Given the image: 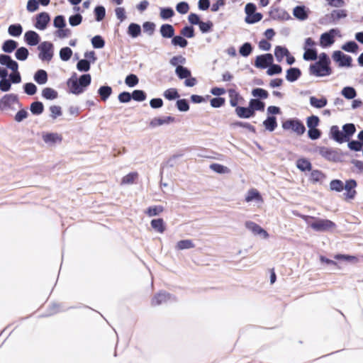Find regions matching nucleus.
<instances>
[{
  "mask_svg": "<svg viewBox=\"0 0 363 363\" xmlns=\"http://www.w3.org/2000/svg\"><path fill=\"white\" fill-rule=\"evenodd\" d=\"M262 124L267 130L273 132L278 125L277 117L275 116H267Z\"/></svg>",
  "mask_w": 363,
  "mask_h": 363,
  "instance_id": "obj_25",
  "label": "nucleus"
},
{
  "mask_svg": "<svg viewBox=\"0 0 363 363\" xmlns=\"http://www.w3.org/2000/svg\"><path fill=\"white\" fill-rule=\"evenodd\" d=\"M15 57L19 61H25L28 59L29 51L26 47H20L15 50Z\"/></svg>",
  "mask_w": 363,
  "mask_h": 363,
  "instance_id": "obj_41",
  "label": "nucleus"
},
{
  "mask_svg": "<svg viewBox=\"0 0 363 363\" xmlns=\"http://www.w3.org/2000/svg\"><path fill=\"white\" fill-rule=\"evenodd\" d=\"M305 218H311L314 219V222L309 224L310 227L316 232H325L335 228V223L328 219L315 218L314 217H309L304 216Z\"/></svg>",
  "mask_w": 363,
  "mask_h": 363,
  "instance_id": "obj_5",
  "label": "nucleus"
},
{
  "mask_svg": "<svg viewBox=\"0 0 363 363\" xmlns=\"http://www.w3.org/2000/svg\"><path fill=\"white\" fill-rule=\"evenodd\" d=\"M249 106L252 110L253 113L255 115L256 111H264L265 103L259 99H251L249 101Z\"/></svg>",
  "mask_w": 363,
  "mask_h": 363,
  "instance_id": "obj_31",
  "label": "nucleus"
},
{
  "mask_svg": "<svg viewBox=\"0 0 363 363\" xmlns=\"http://www.w3.org/2000/svg\"><path fill=\"white\" fill-rule=\"evenodd\" d=\"M296 167L301 172H310L312 170V164L308 159L301 157L296 160Z\"/></svg>",
  "mask_w": 363,
  "mask_h": 363,
  "instance_id": "obj_33",
  "label": "nucleus"
},
{
  "mask_svg": "<svg viewBox=\"0 0 363 363\" xmlns=\"http://www.w3.org/2000/svg\"><path fill=\"white\" fill-rule=\"evenodd\" d=\"M330 189L337 192H341L344 190V183L340 179H335L330 182Z\"/></svg>",
  "mask_w": 363,
  "mask_h": 363,
  "instance_id": "obj_55",
  "label": "nucleus"
},
{
  "mask_svg": "<svg viewBox=\"0 0 363 363\" xmlns=\"http://www.w3.org/2000/svg\"><path fill=\"white\" fill-rule=\"evenodd\" d=\"M163 96L169 101H172L179 99L180 96L176 88H169L164 91Z\"/></svg>",
  "mask_w": 363,
  "mask_h": 363,
  "instance_id": "obj_48",
  "label": "nucleus"
},
{
  "mask_svg": "<svg viewBox=\"0 0 363 363\" xmlns=\"http://www.w3.org/2000/svg\"><path fill=\"white\" fill-rule=\"evenodd\" d=\"M263 16L261 13L255 12L251 15L245 16V21L248 24H254L260 21Z\"/></svg>",
  "mask_w": 363,
  "mask_h": 363,
  "instance_id": "obj_61",
  "label": "nucleus"
},
{
  "mask_svg": "<svg viewBox=\"0 0 363 363\" xmlns=\"http://www.w3.org/2000/svg\"><path fill=\"white\" fill-rule=\"evenodd\" d=\"M33 79L39 85L45 84L48 80V72L45 69H39L35 72Z\"/></svg>",
  "mask_w": 363,
  "mask_h": 363,
  "instance_id": "obj_24",
  "label": "nucleus"
},
{
  "mask_svg": "<svg viewBox=\"0 0 363 363\" xmlns=\"http://www.w3.org/2000/svg\"><path fill=\"white\" fill-rule=\"evenodd\" d=\"M171 43L173 46H179L182 48H184L188 45L187 40L181 34L179 35H174V37L172 38Z\"/></svg>",
  "mask_w": 363,
  "mask_h": 363,
  "instance_id": "obj_40",
  "label": "nucleus"
},
{
  "mask_svg": "<svg viewBox=\"0 0 363 363\" xmlns=\"http://www.w3.org/2000/svg\"><path fill=\"white\" fill-rule=\"evenodd\" d=\"M228 95L230 97V104L232 107L239 106L238 102L240 100H243V98L240 96L239 92H238L236 90L233 89H230L228 90Z\"/></svg>",
  "mask_w": 363,
  "mask_h": 363,
  "instance_id": "obj_34",
  "label": "nucleus"
},
{
  "mask_svg": "<svg viewBox=\"0 0 363 363\" xmlns=\"http://www.w3.org/2000/svg\"><path fill=\"white\" fill-rule=\"evenodd\" d=\"M252 95L255 97V99L262 100L266 99L269 96V92L262 88H254L251 92Z\"/></svg>",
  "mask_w": 363,
  "mask_h": 363,
  "instance_id": "obj_45",
  "label": "nucleus"
},
{
  "mask_svg": "<svg viewBox=\"0 0 363 363\" xmlns=\"http://www.w3.org/2000/svg\"><path fill=\"white\" fill-rule=\"evenodd\" d=\"M73 54L72 50L69 47H63L60 50L59 55L61 60L67 62L70 60Z\"/></svg>",
  "mask_w": 363,
  "mask_h": 363,
  "instance_id": "obj_49",
  "label": "nucleus"
},
{
  "mask_svg": "<svg viewBox=\"0 0 363 363\" xmlns=\"http://www.w3.org/2000/svg\"><path fill=\"white\" fill-rule=\"evenodd\" d=\"M311 172L310 180L313 183L320 182L325 178V174L319 169H312Z\"/></svg>",
  "mask_w": 363,
  "mask_h": 363,
  "instance_id": "obj_56",
  "label": "nucleus"
},
{
  "mask_svg": "<svg viewBox=\"0 0 363 363\" xmlns=\"http://www.w3.org/2000/svg\"><path fill=\"white\" fill-rule=\"evenodd\" d=\"M339 33L340 30L337 28H332L322 33L320 37V45L323 48L331 46L335 43V35Z\"/></svg>",
  "mask_w": 363,
  "mask_h": 363,
  "instance_id": "obj_8",
  "label": "nucleus"
},
{
  "mask_svg": "<svg viewBox=\"0 0 363 363\" xmlns=\"http://www.w3.org/2000/svg\"><path fill=\"white\" fill-rule=\"evenodd\" d=\"M235 112L238 117L240 118H250L255 116V114L252 112V110L248 105L247 106H237L235 109Z\"/></svg>",
  "mask_w": 363,
  "mask_h": 363,
  "instance_id": "obj_21",
  "label": "nucleus"
},
{
  "mask_svg": "<svg viewBox=\"0 0 363 363\" xmlns=\"http://www.w3.org/2000/svg\"><path fill=\"white\" fill-rule=\"evenodd\" d=\"M245 225L246 228L250 230L254 235H263L264 238H267L269 237L268 233L263 228L253 221H246Z\"/></svg>",
  "mask_w": 363,
  "mask_h": 363,
  "instance_id": "obj_13",
  "label": "nucleus"
},
{
  "mask_svg": "<svg viewBox=\"0 0 363 363\" xmlns=\"http://www.w3.org/2000/svg\"><path fill=\"white\" fill-rule=\"evenodd\" d=\"M320 118L318 116L311 115L306 118V125L308 129L315 128L319 125Z\"/></svg>",
  "mask_w": 363,
  "mask_h": 363,
  "instance_id": "obj_60",
  "label": "nucleus"
},
{
  "mask_svg": "<svg viewBox=\"0 0 363 363\" xmlns=\"http://www.w3.org/2000/svg\"><path fill=\"white\" fill-rule=\"evenodd\" d=\"M310 105L315 108H323L328 104V100L325 96H321L320 99L315 96H311L309 99Z\"/></svg>",
  "mask_w": 363,
  "mask_h": 363,
  "instance_id": "obj_28",
  "label": "nucleus"
},
{
  "mask_svg": "<svg viewBox=\"0 0 363 363\" xmlns=\"http://www.w3.org/2000/svg\"><path fill=\"white\" fill-rule=\"evenodd\" d=\"M23 33V27L20 23H13L9 26L8 33L12 37H19Z\"/></svg>",
  "mask_w": 363,
  "mask_h": 363,
  "instance_id": "obj_39",
  "label": "nucleus"
},
{
  "mask_svg": "<svg viewBox=\"0 0 363 363\" xmlns=\"http://www.w3.org/2000/svg\"><path fill=\"white\" fill-rule=\"evenodd\" d=\"M308 72L310 75L318 77L330 76L333 73L330 66L316 62L310 65Z\"/></svg>",
  "mask_w": 363,
  "mask_h": 363,
  "instance_id": "obj_6",
  "label": "nucleus"
},
{
  "mask_svg": "<svg viewBox=\"0 0 363 363\" xmlns=\"http://www.w3.org/2000/svg\"><path fill=\"white\" fill-rule=\"evenodd\" d=\"M24 41L29 46H35L40 44V37L34 30H28L24 34Z\"/></svg>",
  "mask_w": 363,
  "mask_h": 363,
  "instance_id": "obj_14",
  "label": "nucleus"
},
{
  "mask_svg": "<svg viewBox=\"0 0 363 363\" xmlns=\"http://www.w3.org/2000/svg\"><path fill=\"white\" fill-rule=\"evenodd\" d=\"M175 13L172 7L160 8V18L163 20H167L174 16Z\"/></svg>",
  "mask_w": 363,
  "mask_h": 363,
  "instance_id": "obj_58",
  "label": "nucleus"
},
{
  "mask_svg": "<svg viewBox=\"0 0 363 363\" xmlns=\"http://www.w3.org/2000/svg\"><path fill=\"white\" fill-rule=\"evenodd\" d=\"M195 247L194 243L191 240H182L177 242L176 245V250H188L191 249Z\"/></svg>",
  "mask_w": 363,
  "mask_h": 363,
  "instance_id": "obj_46",
  "label": "nucleus"
},
{
  "mask_svg": "<svg viewBox=\"0 0 363 363\" xmlns=\"http://www.w3.org/2000/svg\"><path fill=\"white\" fill-rule=\"evenodd\" d=\"M91 68V62L86 59L79 60L77 63V69L82 72H86Z\"/></svg>",
  "mask_w": 363,
  "mask_h": 363,
  "instance_id": "obj_50",
  "label": "nucleus"
},
{
  "mask_svg": "<svg viewBox=\"0 0 363 363\" xmlns=\"http://www.w3.org/2000/svg\"><path fill=\"white\" fill-rule=\"evenodd\" d=\"M175 74L179 79H184L185 78L190 77L191 72L189 68L182 66L177 67V69H175Z\"/></svg>",
  "mask_w": 363,
  "mask_h": 363,
  "instance_id": "obj_44",
  "label": "nucleus"
},
{
  "mask_svg": "<svg viewBox=\"0 0 363 363\" xmlns=\"http://www.w3.org/2000/svg\"><path fill=\"white\" fill-rule=\"evenodd\" d=\"M23 91L29 96L34 95L38 91L36 85L33 82L25 83L23 86Z\"/></svg>",
  "mask_w": 363,
  "mask_h": 363,
  "instance_id": "obj_64",
  "label": "nucleus"
},
{
  "mask_svg": "<svg viewBox=\"0 0 363 363\" xmlns=\"http://www.w3.org/2000/svg\"><path fill=\"white\" fill-rule=\"evenodd\" d=\"M174 121L175 118L171 116L165 117H155L150 121L149 125L150 128H155L157 126L167 125Z\"/></svg>",
  "mask_w": 363,
  "mask_h": 363,
  "instance_id": "obj_16",
  "label": "nucleus"
},
{
  "mask_svg": "<svg viewBox=\"0 0 363 363\" xmlns=\"http://www.w3.org/2000/svg\"><path fill=\"white\" fill-rule=\"evenodd\" d=\"M254 49L253 45L250 42H245L239 48V54L244 57L251 55Z\"/></svg>",
  "mask_w": 363,
  "mask_h": 363,
  "instance_id": "obj_38",
  "label": "nucleus"
},
{
  "mask_svg": "<svg viewBox=\"0 0 363 363\" xmlns=\"http://www.w3.org/2000/svg\"><path fill=\"white\" fill-rule=\"evenodd\" d=\"M302 72L298 67H291L286 72V79L289 82L297 81L301 76Z\"/></svg>",
  "mask_w": 363,
  "mask_h": 363,
  "instance_id": "obj_18",
  "label": "nucleus"
},
{
  "mask_svg": "<svg viewBox=\"0 0 363 363\" xmlns=\"http://www.w3.org/2000/svg\"><path fill=\"white\" fill-rule=\"evenodd\" d=\"M38 57L43 62H50L54 55V45L50 41H43L38 46Z\"/></svg>",
  "mask_w": 363,
  "mask_h": 363,
  "instance_id": "obj_4",
  "label": "nucleus"
},
{
  "mask_svg": "<svg viewBox=\"0 0 363 363\" xmlns=\"http://www.w3.org/2000/svg\"><path fill=\"white\" fill-rule=\"evenodd\" d=\"M160 33L164 38H172L175 34V29L172 25L164 23L160 26Z\"/></svg>",
  "mask_w": 363,
  "mask_h": 363,
  "instance_id": "obj_23",
  "label": "nucleus"
},
{
  "mask_svg": "<svg viewBox=\"0 0 363 363\" xmlns=\"http://www.w3.org/2000/svg\"><path fill=\"white\" fill-rule=\"evenodd\" d=\"M18 45V43L14 40H6L1 45V50L5 53H11L17 48Z\"/></svg>",
  "mask_w": 363,
  "mask_h": 363,
  "instance_id": "obj_32",
  "label": "nucleus"
},
{
  "mask_svg": "<svg viewBox=\"0 0 363 363\" xmlns=\"http://www.w3.org/2000/svg\"><path fill=\"white\" fill-rule=\"evenodd\" d=\"M313 152H318L325 160L333 162H342V156L348 155V152L344 153L337 150L325 146H316Z\"/></svg>",
  "mask_w": 363,
  "mask_h": 363,
  "instance_id": "obj_2",
  "label": "nucleus"
},
{
  "mask_svg": "<svg viewBox=\"0 0 363 363\" xmlns=\"http://www.w3.org/2000/svg\"><path fill=\"white\" fill-rule=\"evenodd\" d=\"M113 93V89L111 86L108 85H103L101 86L98 91L97 94L100 96L101 101H106L111 96Z\"/></svg>",
  "mask_w": 363,
  "mask_h": 363,
  "instance_id": "obj_30",
  "label": "nucleus"
},
{
  "mask_svg": "<svg viewBox=\"0 0 363 363\" xmlns=\"http://www.w3.org/2000/svg\"><path fill=\"white\" fill-rule=\"evenodd\" d=\"M342 131L345 142L349 141L356 132V127L354 123H349L342 125Z\"/></svg>",
  "mask_w": 363,
  "mask_h": 363,
  "instance_id": "obj_29",
  "label": "nucleus"
},
{
  "mask_svg": "<svg viewBox=\"0 0 363 363\" xmlns=\"http://www.w3.org/2000/svg\"><path fill=\"white\" fill-rule=\"evenodd\" d=\"M272 62H274L272 54L265 53L256 57L254 65L259 69H267Z\"/></svg>",
  "mask_w": 363,
  "mask_h": 363,
  "instance_id": "obj_10",
  "label": "nucleus"
},
{
  "mask_svg": "<svg viewBox=\"0 0 363 363\" xmlns=\"http://www.w3.org/2000/svg\"><path fill=\"white\" fill-rule=\"evenodd\" d=\"M141 26L137 23H130L127 28V34L132 38H136L141 35Z\"/></svg>",
  "mask_w": 363,
  "mask_h": 363,
  "instance_id": "obj_26",
  "label": "nucleus"
},
{
  "mask_svg": "<svg viewBox=\"0 0 363 363\" xmlns=\"http://www.w3.org/2000/svg\"><path fill=\"white\" fill-rule=\"evenodd\" d=\"M45 107L43 102L40 101H35L30 104V111L34 116H39L44 111Z\"/></svg>",
  "mask_w": 363,
  "mask_h": 363,
  "instance_id": "obj_36",
  "label": "nucleus"
},
{
  "mask_svg": "<svg viewBox=\"0 0 363 363\" xmlns=\"http://www.w3.org/2000/svg\"><path fill=\"white\" fill-rule=\"evenodd\" d=\"M43 140L47 144H55L57 142L60 143L62 138L57 133H45L43 135Z\"/></svg>",
  "mask_w": 363,
  "mask_h": 363,
  "instance_id": "obj_27",
  "label": "nucleus"
},
{
  "mask_svg": "<svg viewBox=\"0 0 363 363\" xmlns=\"http://www.w3.org/2000/svg\"><path fill=\"white\" fill-rule=\"evenodd\" d=\"M147 99V94L145 91L141 89H135L132 92V99L138 101L142 102L145 101Z\"/></svg>",
  "mask_w": 363,
  "mask_h": 363,
  "instance_id": "obj_54",
  "label": "nucleus"
},
{
  "mask_svg": "<svg viewBox=\"0 0 363 363\" xmlns=\"http://www.w3.org/2000/svg\"><path fill=\"white\" fill-rule=\"evenodd\" d=\"M172 297V294L165 291H160L152 298L151 303L152 306H159L165 303Z\"/></svg>",
  "mask_w": 363,
  "mask_h": 363,
  "instance_id": "obj_22",
  "label": "nucleus"
},
{
  "mask_svg": "<svg viewBox=\"0 0 363 363\" xmlns=\"http://www.w3.org/2000/svg\"><path fill=\"white\" fill-rule=\"evenodd\" d=\"M282 128L285 130H291L298 135H302L306 132L303 123L298 118H291L284 121Z\"/></svg>",
  "mask_w": 363,
  "mask_h": 363,
  "instance_id": "obj_3",
  "label": "nucleus"
},
{
  "mask_svg": "<svg viewBox=\"0 0 363 363\" xmlns=\"http://www.w3.org/2000/svg\"><path fill=\"white\" fill-rule=\"evenodd\" d=\"M91 45L95 49H101L105 46L106 42L104 38L100 35L94 36L91 40Z\"/></svg>",
  "mask_w": 363,
  "mask_h": 363,
  "instance_id": "obj_52",
  "label": "nucleus"
},
{
  "mask_svg": "<svg viewBox=\"0 0 363 363\" xmlns=\"http://www.w3.org/2000/svg\"><path fill=\"white\" fill-rule=\"evenodd\" d=\"M309 9L305 6H296L293 10V15L300 21H305L308 18Z\"/></svg>",
  "mask_w": 363,
  "mask_h": 363,
  "instance_id": "obj_19",
  "label": "nucleus"
},
{
  "mask_svg": "<svg viewBox=\"0 0 363 363\" xmlns=\"http://www.w3.org/2000/svg\"><path fill=\"white\" fill-rule=\"evenodd\" d=\"M347 16V11L345 9L333 10L330 15L326 16V17L330 18V23L332 24H335L338 20L345 18Z\"/></svg>",
  "mask_w": 363,
  "mask_h": 363,
  "instance_id": "obj_20",
  "label": "nucleus"
},
{
  "mask_svg": "<svg viewBox=\"0 0 363 363\" xmlns=\"http://www.w3.org/2000/svg\"><path fill=\"white\" fill-rule=\"evenodd\" d=\"M150 224L151 227L158 233H162L166 230L165 223L161 218L152 219Z\"/></svg>",
  "mask_w": 363,
  "mask_h": 363,
  "instance_id": "obj_37",
  "label": "nucleus"
},
{
  "mask_svg": "<svg viewBox=\"0 0 363 363\" xmlns=\"http://www.w3.org/2000/svg\"><path fill=\"white\" fill-rule=\"evenodd\" d=\"M95 20L98 22L101 21L106 16V9L102 5H98L94 10Z\"/></svg>",
  "mask_w": 363,
  "mask_h": 363,
  "instance_id": "obj_53",
  "label": "nucleus"
},
{
  "mask_svg": "<svg viewBox=\"0 0 363 363\" xmlns=\"http://www.w3.org/2000/svg\"><path fill=\"white\" fill-rule=\"evenodd\" d=\"M176 107L179 111L182 112H186L190 108L189 103L186 99H177L176 102Z\"/></svg>",
  "mask_w": 363,
  "mask_h": 363,
  "instance_id": "obj_59",
  "label": "nucleus"
},
{
  "mask_svg": "<svg viewBox=\"0 0 363 363\" xmlns=\"http://www.w3.org/2000/svg\"><path fill=\"white\" fill-rule=\"evenodd\" d=\"M333 60L338 64L340 67H350L352 65V58L340 50H335L332 55Z\"/></svg>",
  "mask_w": 363,
  "mask_h": 363,
  "instance_id": "obj_7",
  "label": "nucleus"
},
{
  "mask_svg": "<svg viewBox=\"0 0 363 363\" xmlns=\"http://www.w3.org/2000/svg\"><path fill=\"white\" fill-rule=\"evenodd\" d=\"M347 142V147L350 150L359 152L362 150L363 144L362 143V142L359 141V140H350L349 141Z\"/></svg>",
  "mask_w": 363,
  "mask_h": 363,
  "instance_id": "obj_63",
  "label": "nucleus"
},
{
  "mask_svg": "<svg viewBox=\"0 0 363 363\" xmlns=\"http://www.w3.org/2000/svg\"><path fill=\"white\" fill-rule=\"evenodd\" d=\"M42 96L47 100H54L58 97V93L52 88L45 87L42 91Z\"/></svg>",
  "mask_w": 363,
  "mask_h": 363,
  "instance_id": "obj_42",
  "label": "nucleus"
},
{
  "mask_svg": "<svg viewBox=\"0 0 363 363\" xmlns=\"http://www.w3.org/2000/svg\"><path fill=\"white\" fill-rule=\"evenodd\" d=\"M357 186V183L354 179H350L345 182V184H344V189L345 190L344 196L345 200H352L354 199L357 194V191L355 190Z\"/></svg>",
  "mask_w": 363,
  "mask_h": 363,
  "instance_id": "obj_11",
  "label": "nucleus"
},
{
  "mask_svg": "<svg viewBox=\"0 0 363 363\" xmlns=\"http://www.w3.org/2000/svg\"><path fill=\"white\" fill-rule=\"evenodd\" d=\"M17 103L20 107L21 104L16 94H6L0 99V110L4 111L11 108V104Z\"/></svg>",
  "mask_w": 363,
  "mask_h": 363,
  "instance_id": "obj_9",
  "label": "nucleus"
},
{
  "mask_svg": "<svg viewBox=\"0 0 363 363\" xmlns=\"http://www.w3.org/2000/svg\"><path fill=\"white\" fill-rule=\"evenodd\" d=\"M289 50L281 45H277L274 48V56L278 62H281L284 57L289 55Z\"/></svg>",
  "mask_w": 363,
  "mask_h": 363,
  "instance_id": "obj_35",
  "label": "nucleus"
},
{
  "mask_svg": "<svg viewBox=\"0 0 363 363\" xmlns=\"http://www.w3.org/2000/svg\"><path fill=\"white\" fill-rule=\"evenodd\" d=\"M341 48L345 52L356 53L358 51L359 45L355 41L350 40L344 43L342 45Z\"/></svg>",
  "mask_w": 363,
  "mask_h": 363,
  "instance_id": "obj_43",
  "label": "nucleus"
},
{
  "mask_svg": "<svg viewBox=\"0 0 363 363\" xmlns=\"http://www.w3.org/2000/svg\"><path fill=\"white\" fill-rule=\"evenodd\" d=\"M91 82V77L90 74H83L79 78H77V73L73 72L72 76L67 79V85L69 89L70 93L74 95H79L86 90Z\"/></svg>",
  "mask_w": 363,
  "mask_h": 363,
  "instance_id": "obj_1",
  "label": "nucleus"
},
{
  "mask_svg": "<svg viewBox=\"0 0 363 363\" xmlns=\"http://www.w3.org/2000/svg\"><path fill=\"white\" fill-rule=\"evenodd\" d=\"M341 94L347 99H354L357 96V91L353 86H345L342 91Z\"/></svg>",
  "mask_w": 363,
  "mask_h": 363,
  "instance_id": "obj_47",
  "label": "nucleus"
},
{
  "mask_svg": "<svg viewBox=\"0 0 363 363\" xmlns=\"http://www.w3.org/2000/svg\"><path fill=\"white\" fill-rule=\"evenodd\" d=\"M186 62V59L182 55L174 56L169 60V64L172 66L175 67V69H177V67L183 66Z\"/></svg>",
  "mask_w": 363,
  "mask_h": 363,
  "instance_id": "obj_57",
  "label": "nucleus"
},
{
  "mask_svg": "<svg viewBox=\"0 0 363 363\" xmlns=\"http://www.w3.org/2000/svg\"><path fill=\"white\" fill-rule=\"evenodd\" d=\"M267 70V74L269 76H273L277 74H280L282 72V67L280 65L278 64H271Z\"/></svg>",
  "mask_w": 363,
  "mask_h": 363,
  "instance_id": "obj_62",
  "label": "nucleus"
},
{
  "mask_svg": "<svg viewBox=\"0 0 363 363\" xmlns=\"http://www.w3.org/2000/svg\"><path fill=\"white\" fill-rule=\"evenodd\" d=\"M304 51L303 58L305 61H313L318 58V51L315 48Z\"/></svg>",
  "mask_w": 363,
  "mask_h": 363,
  "instance_id": "obj_51",
  "label": "nucleus"
},
{
  "mask_svg": "<svg viewBox=\"0 0 363 363\" xmlns=\"http://www.w3.org/2000/svg\"><path fill=\"white\" fill-rule=\"evenodd\" d=\"M329 138L340 144L345 143L342 130H340L336 125L330 127Z\"/></svg>",
  "mask_w": 363,
  "mask_h": 363,
  "instance_id": "obj_15",
  "label": "nucleus"
},
{
  "mask_svg": "<svg viewBox=\"0 0 363 363\" xmlns=\"http://www.w3.org/2000/svg\"><path fill=\"white\" fill-rule=\"evenodd\" d=\"M269 15L274 20H289L291 18L287 11L279 8H272L269 11Z\"/></svg>",
  "mask_w": 363,
  "mask_h": 363,
  "instance_id": "obj_17",
  "label": "nucleus"
},
{
  "mask_svg": "<svg viewBox=\"0 0 363 363\" xmlns=\"http://www.w3.org/2000/svg\"><path fill=\"white\" fill-rule=\"evenodd\" d=\"M50 21V16L48 13L43 11L40 12L35 16V27L40 30H44L48 27V23Z\"/></svg>",
  "mask_w": 363,
  "mask_h": 363,
  "instance_id": "obj_12",
  "label": "nucleus"
}]
</instances>
